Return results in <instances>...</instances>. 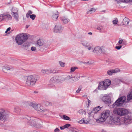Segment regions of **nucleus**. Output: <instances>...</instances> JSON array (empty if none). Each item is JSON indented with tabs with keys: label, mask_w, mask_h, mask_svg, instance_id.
Instances as JSON below:
<instances>
[{
	"label": "nucleus",
	"mask_w": 132,
	"mask_h": 132,
	"mask_svg": "<svg viewBox=\"0 0 132 132\" xmlns=\"http://www.w3.org/2000/svg\"><path fill=\"white\" fill-rule=\"evenodd\" d=\"M39 78V77L36 75L28 76L27 77L26 84L28 86H34Z\"/></svg>",
	"instance_id": "f257e3e1"
},
{
	"label": "nucleus",
	"mask_w": 132,
	"mask_h": 132,
	"mask_svg": "<svg viewBox=\"0 0 132 132\" xmlns=\"http://www.w3.org/2000/svg\"><path fill=\"white\" fill-rule=\"evenodd\" d=\"M29 36L26 34H22L17 35L15 38L16 43L19 45H21L26 40Z\"/></svg>",
	"instance_id": "f03ea898"
},
{
	"label": "nucleus",
	"mask_w": 132,
	"mask_h": 132,
	"mask_svg": "<svg viewBox=\"0 0 132 132\" xmlns=\"http://www.w3.org/2000/svg\"><path fill=\"white\" fill-rule=\"evenodd\" d=\"M24 120L27 122L28 125H29L32 126L40 128L41 127V125H39L36 124V119L33 117H27L23 118Z\"/></svg>",
	"instance_id": "7ed1b4c3"
},
{
	"label": "nucleus",
	"mask_w": 132,
	"mask_h": 132,
	"mask_svg": "<svg viewBox=\"0 0 132 132\" xmlns=\"http://www.w3.org/2000/svg\"><path fill=\"white\" fill-rule=\"evenodd\" d=\"M110 112L109 110H106L103 111L101 114L100 118L96 119L98 123L103 122L110 115Z\"/></svg>",
	"instance_id": "20e7f679"
},
{
	"label": "nucleus",
	"mask_w": 132,
	"mask_h": 132,
	"mask_svg": "<svg viewBox=\"0 0 132 132\" xmlns=\"http://www.w3.org/2000/svg\"><path fill=\"white\" fill-rule=\"evenodd\" d=\"M29 105L33 108L35 110L40 111L43 114H46L47 113L46 112H48L47 110L43 109L42 107L40 105L35 104L34 102H30Z\"/></svg>",
	"instance_id": "39448f33"
},
{
	"label": "nucleus",
	"mask_w": 132,
	"mask_h": 132,
	"mask_svg": "<svg viewBox=\"0 0 132 132\" xmlns=\"http://www.w3.org/2000/svg\"><path fill=\"white\" fill-rule=\"evenodd\" d=\"M126 98L125 96L119 97L113 104L112 106L113 108H116L118 106H120L123 105L126 100Z\"/></svg>",
	"instance_id": "423d86ee"
},
{
	"label": "nucleus",
	"mask_w": 132,
	"mask_h": 132,
	"mask_svg": "<svg viewBox=\"0 0 132 132\" xmlns=\"http://www.w3.org/2000/svg\"><path fill=\"white\" fill-rule=\"evenodd\" d=\"M114 113L121 116H125L128 114V112L127 110L123 108H117L113 111Z\"/></svg>",
	"instance_id": "0eeeda50"
},
{
	"label": "nucleus",
	"mask_w": 132,
	"mask_h": 132,
	"mask_svg": "<svg viewBox=\"0 0 132 132\" xmlns=\"http://www.w3.org/2000/svg\"><path fill=\"white\" fill-rule=\"evenodd\" d=\"M9 112L4 109L0 110V120L2 119L3 121L6 120L9 117Z\"/></svg>",
	"instance_id": "6e6552de"
},
{
	"label": "nucleus",
	"mask_w": 132,
	"mask_h": 132,
	"mask_svg": "<svg viewBox=\"0 0 132 132\" xmlns=\"http://www.w3.org/2000/svg\"><path fill=\"white\" fill-rule=\"evenodd\" d=\"M110 119L111 121L113 122L114 124L116 125H120L122 123L120 122L121 120L119 119L117 117H115V116L112 115L111 116Z\"/></svg>",
	"instance_id": "1a4fd4ad"
},
{
	"label": "nucleus",
	"mask_w": 132,
	"mask_h": 132,
	"mask_svg": "<svg viewBox=\"0 0 132 132\" xmlns=\"http://www.w3.org/2000/svg\"><path fill=\"white\" fill-rule=\"evenodd\" d=\"M11 14L12 16L16 20H17L19 17V15L18 14V8L13 7L11 9Z\"/></svg>",
	"instance_id": "9d476101"
},
{
	"label": "nucleus",
	"mask_w": 132,
	"mask_h": 132,
	"mask_svg": "<svg viewBox=\"0 0 132 132\" xmlns=\"http://www.w3.org/2000/svg\"><path fill=\"white\" fill-rule=\"evenodd\" d=\"M120 120L123 121L125 124L128 125L132 122V117L128 115L125 116L123 118L121 119Z\"/></svg>",
	"instance_id": "9b49d317"
},
{
	"label": "nucleus",
	"mask_w": 132,
	"mask_h": 132,
	"mask_svg": "<svg viewBox=\"0 0 132 132\" xmlns=\"http://www.w3.org/2000/svg\"><path fill=\"white\" fill-rule=\"evenodd\" d=\"M12 19L11 16L7 13H4L0 15V21L5 19L8 20H11Z\"/></svg>",
	"instance_id": "f8f14e48"
},
{
	"label": "nucleus",
	"mask_w": 132,
	"mask_h": 132,
	"mask_svg": "<svg viewBox=\"0 0 132 132\" xmlns=\"http://www.w3.org/2000/svg\"><path fill=\"white\" fill-rule=\"evenodd\" d=\"M102 100L105 104L109 105L111 102V99L110 97L107 95H105L102 98Z\"/></svg>",
	"instance_id": "ddd939ff"
},
{
	"label": "nucleus",
	"mask_w": 132,
	"mask_h": 132,
	"mask_svg": "<svg viewBox=\"0 0 132 132\" xmlns=\"http://www.w3.org/2000/svg\"><path fill=\"white\" fill-rule=\"evenodd\" d=\"M63 30V27L59 23H57L55 25L54 32L56 33L60 32Z\"/></svg>",
	"instance_id": "4468645a"
},
{
	"label": "nucleus",
	"mask_w": 132,
	"mask_h": 132,
	"mask_svg": "<svg viewBox=\"0 0 132 132\" xmlns=\"http://www.w3.org/2000/svg\"><path fill=\"white\" fill-rule=\"evenodd\" d=\"M101 107H100V106H98L97 107L95 108H94L93 110V111H92L90 112H89L88 114L89 115H93V114L96 113L99 110L101 109Z\"/></svg>",
	"instance_id": "2eb2a0df"
},
{
	"label": "nucleus",
	"mask_w": 132,
	"mask_h": 132,
	"mask_svg": "<svg viewBox=\"0 0 132 132\" xmlns=\"http://www.w3.org/2000/svg\"><path fill=\"white\" fill-rule=\"evenodd\" d=\"M60 81L59 77L57 76H55L52 77L50 80V82L54 83L55 82H59Z\"/></svg>",
	"instance_id": "dca6fc26"
},
{
	"label": "nucleus",
	"mask_w": 132,
	"mask_h": 132,
	"mask_svg": "<svg viewBox=\"0 0 132 132\" xmlns=\"http://www.w3.org/2000/svg\"><path fill=\"white\" fill-rule=\"evenodd\" d=\"M60 18L61 20L64 24L67 23L70 21L69 19L64 16L61 17Z\"/></svg>",
	"instance_id": "f3484780"
},
{
	"label": "nucleus",
	"mask_w": 132,
	"mask_h": 132,
	"mask_svg": "<svg viewBox=\"0 0 132 132\" xmlns=\"http://www.w3.org/2000/svg\"><path fill=\"white\" fill-rule=\"evenodd\" d=\"M106 88H107L111 84V81L109 79H106L104 81Z\"/></svg>",
	"instance_id": "a211bd4d"
},
{
	"label": "nucleus",
	"mask_w": 132,
	"mask_h": 132,
	"mask_svg": "<svg viewBox=\"0 0 132 132\" xmlns=\"http://www.w3.org/2000/svg\"><path fill=\"white\" fill-rule=\"evenodd\" d=\"M117 71H116L115 70H110L108 71L107 72V74L109 76H111L113 74L117 72Z\"/></svg>",
	"instance_id": "6ab92c4d"
},
{
	"label": "nucleus",
	"mask_w": 132,
	"mask_h": 132,
	"mask_svg": "<svg viewBox=\"0 0 132 132\" xmlns=\"http://www.w3.org/2000/svg\"><path fill=\"white\" fill-rule=\"evenodd\" d=\"M41 71L43 73H51V72L50 69H43Z\"/></svg>",
	"instance_id": "aec40b11"
},
{
	"label": "nucleus",
	"mask_w": 132,
	"mask_h": 132,
	"mask_svg": "<svg viewBox=\"0 0 132 132\" xmlns=\"http://www.w3.org/2000/svg\"><path fill=\"white\" fill-rule=\"evenodd\" d=\"M104 81L100 82L98 85V88L99 89H102L103 87H105Z\"/></svg>",
	"instance_id": "412c9836"
},
{
	"label": "nucleus",
	"mask_w": 132,
	"mask_h": 132,
	"mask_svg": "<svg viewBox=\"0 0 132 132\" xmlns=\"http://www.w3.org/2000/svg\"><path fill=\"white\" fill-rule=\"evenodd\" d=\"M122 22L124 25H127L129 23V19L125 17L123 20Z\"/></svg>",
	"instance_id": "4be33fe9"
},
{
	"label": "nucleus",
	"mask_w": 132,
	"mask_h": 132,
	"mask_svg": "<svg viewBox=\"0 0 132 132\" xmlns=\"http://www.w3.org/2000/svg\"><path fill=\"white\" fill-rule=\"evenodd\" d=\"M79 122L81 124H87L89 122L86 120H85L84 118H82L79 121Z\"/></svg>",
	"instance_id": "5701e85b"
},
{
	"label": "nucleus",
	"mask_w": 132,
	"mask_h": 132,
	"mask_svg": "<svg viewBox=\"0 0 132 132\" xmlns=\"http://www.w3.org/2000/svg\"><path fill=\"white\" fill-rule=\"evenodd\" d=\"M11 69L9 66H4L3 67V71L4 72H6L5 70H10Z\"/></svg>",
	"instance_id": "b1692460"
},
{
	"label": "nucleus",
	"mask_w": 132,
	"mask_h": 132,
	"mask_svg": "<svg viewBox=\"0 0 132 132\" xmlns=\"http://www.w3.org/2000/svg\"><path fill=\"white\" fill-rule=\"evenodd\" d=\"M37 44L39 46H41L44 44V43L42 40L39 39L37 41Z\"/></svg>",
	"instance_id": "393cba45"
},
{
	"label": "nucleus",
	"mask_w": 132,
	"mask_h": 132,
	"mask_svg": "<svg viewBox=\"0 0 132 132\" xmlns=\"http://www.w3.org/2000/svg\"><path fill=\"white\" fill-rule=\"evenodd\" d=\"M82 44L85 47H88V42L85 41H83L81 42Z\"/></svg>",
	"instance_id": "a878e982"
},
{
	"label": "nucleus",
	"mask_w": 132,
	"mask_h": 132,
	"mask_svg": "<svg viewBox=\"0 0 132 132\" xmlns=\"http://www.w3.org/2000/svg\"><path fill=\"white\" fill-rule=\"evenodd\" d=\"M101 47L99 46H97L95 47L94 49L93 50V52L98 53V51L101 48Z\"/></svg>",
	"instance_id": "bb28decb"
},
{
	"label": "nucleus",
	"mask_w": 132,
	"mask_h": 132,
	"mask_svg": "<svg viewBox=\"0 0 132 132\" xmlns=\"http://www.w3.org/2000/svg\"><path fill=\"white\" fill-rule=\"evenodd\" d=\"M58 17L57 14H54L52 16V19L54 20H56Z\"/></svg>",
	"instance_id": "cd10ccee"
},
{
	"label": "nucleus",
	"mask_w": 132,
	"mask_h": 132,
	"mask_svg": "<svg viewBox=\"0 0 132 132\" xmlns=\"http://www.w3.org/2000/svg\"><path fill=\"white\" fill-rule=\"evenodd\" d=\"M14 111L16 113H19L20 112V110L19 107H16L15 108Z\"/></svg>",
	"instance_id": "c85d7f7f"
},
{
	"label": "nucleus",
	"mask_w": 132,
	"mask_h": 132,
	"mask_svg": "<svg viewBox=\"0 0 132 132\" xmlns=\"http://www.w3.org/2000/svg\"><path fill=\"white\" fill-rule=\"evenodd\" d=\"M79 113L81 115H83L84 114L85 115L86 114V112L83 109H82L79 110L78 111Z\"/></svg>",
	"instance_id": "c756f323"
},
{
	"label": "nucleus",
	"mask_w": 132,
	"mask_h": 132,
	"mask_svg": "<svg viewBox=\"0 0 132 132\" xmlns=\"http://www.w3.org/2000/svg\"><path fill=\"white\" fill-rule=\"evenodd\" d=\"M62 118L64 120H69L70 121L71 120L70 119V118L69 117L65 115H63Z\"/></svg>",
	"instance_id": "7c9ffc66"
},
{
	"label": "nucleus",
	"mask_w": 132,
	"mask_h": 132,
	"mask_svg": "<svg viewBox=\"0 0 132 132\" xmlns=\"http://www.w3.org/2000/svg\"><path fill=\"white\" fill-rule=\"evenodd\" d=\"M32 13V12L31 11L29 10L26 14V17L27 18H29V16L31 15L30 14H31Z\"/></svg>",
	"instance_id": "2f4dec72"
},
{
	"label": "nucleus",
	"mask_w": 132,
	"mask_h": 132,
	"mask_svg": "<svg viewBox=\"0 0 132 132\" xmlns=\"http://www.w3.org/2000/svg\"><path fill=\"white\" fill-rule=\"evenodd\" d=\"M4 84L3 83H0V88L2 89H5V87L4 86Z\"/></svg>",
	"instance_id": "473e14b6"
},
{
	"label": "nucleus",
	"mask_w": 132,
	"mask_h": 132,
	"mask_svg": "<svg viewBox=\"0 0 132 132\" xmlns=\"http://www.w3.org/2000/svg\"><path fill=\"white\" fill-rule=\"evenodd\" d=\"M89 11L87 12V14H89L90 12H95L96 11L95 9L93 8H91L90 9H89Z\"/></svg>",
	"instance_id": "72a5a7b5"
},
{
	"label": "nucleus",
	"mask_w": 132,
	"mask_h": 132,
	"mask_svg": "<svg viewBox=\"0 0 132 132\" xmlns=\"http://www.w3.org/2000/svg\"><path fill=\"white\" fill-rule=\"evenodd\" d=\"M29 17L32 20H34L36 17V15L34 14H32L30 15Z\"/></svg>",
	"instance_id": "f704fd0d"
},
{
	"label": "nucleus",
	"mask_w": 132,
	"mask_h": 132,
	"mask_svg": "<svg viewBox=\"0 0 132 132\" xmlns=\"http://www.w3.org/2000/svg\"><path fill=\"white\" fill-rule=\"evenodd\" d=\"M77 69V67H71V72H72L75 71L76 69Z\"/></svg>",
	"instance_id": "c9c22d12"
},
{
	"label": "nucleus",
	"mask_w": 132,
	"mask_h": 132,
	"mask_svg": "<svg viewBox=\"0 0 132 132\" xmlns=\"http://www.w3.org/2000/svg\"><path fill=\"white\" fill-rule=\"evenodd\" d=\"M73 77L72 75H69L68 76L65 78V79L69 80V79L72 78Z\"/></svg>",
	"instance_id": "e433bc0d"
},
{
	"label": "nucleus",
	"mask_w": 132,
	"mask_h": 132,
	"mask_svg": "<svg viewBox=\"0 0 132 132\" xmlns=\"http://www.w3.org/2000/svg\"><path fill=\"white\" fill-rule=\"evenodd\" d=\"M51 73H57L58 72L57 70L55 69H54L52 70L51 69Z\"/></svg>",
	"instance_id": "4c0bfd02"
},
{
	"label": "nucleus",
	"mask_w": 132,
	"mask_h": 132,
	"mask_svg": "<svg viewBox=\"0 0 132 132\" xmlns=\"http://www.w3.org/2000/svg\"><path fill=\"white\" fill-rule=\"evenodd\" d=\"M59 64L60 65V66L62 67H64V63L62 62L61 61H60L59 62Z\"/></svg>",
	"instance_id": "58836bf2"
},
{
	"label": "nucleus",
	"mask_w": 132,
	"mask_h": 132,
	"mask_svg": "<svg viewBox=\"0 0 132 132\" xmlns=\"http://www.w3.org/2000/svg\"><path fill=\"white\" fill-rule=\"evenodd\" d=\"M45 104L46 105H52V104L49 102L47 101H45Z\"/></svg>",
	"instance_id": "ea45409f"
},
{
	"label": "nucleus",
	"mask_w": 132,
	"mask_h": 132,
	"mask_svg": "<svg viewBox=\"0 0 132 132\" xmlns=\"http://www.w3.org/2000/svg\"><path fill=\"white\" fill-rule=\"evenodd\" d=\"M118 20L117 19L116 20H114L113 21V24H116L118 23Z\"/></svg>",
	"instance_id": "a19ab883"
},
{
	"label": "nucleus",
	"mask_w": 132,
	"mask_h": 132,
	"mask_svg": "<svg viewBox=\"0 0 132 132\" xmlns=\"http://www.w3.org/2000/svg\"><path fill=\"white\" fill-rule=\"evenodd\" d=\"M70 124L68 123L65 125L64 126L65 128H68L69 127H70Z\"/></svg>",
	"instance_id": "79ce46f5"
},
{
	"label": "nucleus",
	"mask_w": 132,
	"mask_h": 132,
	"mask_svg": "<svg viewBox=\"0 0 132 132\" xmlns=\"http://www.w3.org/2000/svg\"><path fill=\"white\" fill-rule=\"evenodd\" d=\"M70 132H79V131L76 129H73Z\"/></svg>",
	"instance_id": "37998d69"
},
{
	"label": "nucleus",
	"mask_w": 132,
	"mask_h": 132,
	"mask_svg": "<svg viewBox=\"0 0 132 132\" xmlns=\"http://www.w3.org/2000/svg\"><path fill=\"white\" fill-rule=\"evenodd\" d=\"M31 50L32 51H35L36 50V47L32 46L31 47Z\"/></svg>",
	"instance_id": "c03bdc74"
},
{
	"label": "nucleus",
	"mask_w": 132,
	"mask_h": 132,
	"mask_svg": "<svg viewBox=\"0 0 132 132\" xmlns=\"http://www.w3.org/2000/svg\"><path fill=\"white\" fill-rule=\"evenodd\" d=\"M122 46H116L115 48L117 50H120L122 47Z\"/></svg>",
	"instance_id": "a18cd8bd"
},
{
	"label": "nucleus",
	"mask_w": 132,
	"mask_h": 132,
	"mask_svg": "<svg viewBox=\"0 0 132 132\" xmlns=\"http://www.w3.org/2000/svg\"><path fill=\"white\" fill-rule=\"evenodd\" d=\"M60 129L57 128H56L54 130L55 132H60Z\"/></svg>",
	"instance_id": "49530a36"
},
{
	"label": "nucleus",
	"mask_w": 132,
	"mask_h": 132,
	"mask_svg": "<svg viewBox=\"0 0 132 132\" xmlns=\"http://www.w3.org/2000/svg\"><path fill=\"white\" fill-rule=\"evenodd\" d=\"M29 46H30V45L29 44H27V45L24 44L23 45V46L25 48H26V47H28Z\"/></svg>",
	"instance_id": "de8ad7c7"
},
{
	"label": "nucleus",
	"mask_w": 132,
	"mask_h": 132,
	"mask_svg": "<svg viewBox=\"0 0 132 132\" xmlns=\"http://www.w3.org/2000/svg\"><path fill=\"white\" fill-rule=\"evenodd\" d=\"M130 1H131V2L132 1V0H125V1H122V2H130Z\"/></svg>",
	"instance_id": "09e8293b"
},
{
	"label": "nucleus",
	"mask_w": 132,
	"mask_h": 132,
	"mask_svg": "<svg viewBox=\"0 0 132 132\" xmlns=\"http://www.w3.org/2000/svg\"><path fill=\"white\" fill-rule=\"evenodd\" d=\"M97 29L98 30H99L100 31V32H101V28L100 27H98L97 28Z\"/></svg>",
	"instance_id": "8fccbe9b"
},
{
	"label": "nucleus",
	"mask_w": 132,
	"mask_h": 132,
	"mask_svg": "<svg viewBox=\"0 0 132 132\" xmlns=\"http://www.w3.org/2000/svg\"><path fill=\"white\" fill-rule=\"evenodd\" d=\"M100 53H101L102 52V50L101 48L100 49V50L98 51V52Z\"/></svg>",
	"instance_id": "3c124183"
},
{
	"label": "nucleus",
	"mask_w": 132,
	"mask_h": 132,
	"mask_svg": "<svg viewBox=\"0 0 132 132\" xmlns=\"http://www.w3.org/2000/svg\"><path fill=\"white\" fill-rule=\"evenodd\" d=\"M60 128L61 130H63L65 128L64 127V126H62V127H60Z\"/></svg>",
	"instance_id": "603ef678"
},
{
	"label": "nucleus",
	"mask_w": 132,
	"mask_h": 132,
	"mask_svg": "<svg viewBox=\"0 0 132 132\" xmlns=\"http://www.w3.org/2000/svg\"><path fill=\"white\" fill-rule=\"evenodd\" d=\"M81 90V89H80L79 88L78 89V90H77L76 91V92L77 93H79V92H80V91Z\"/></svg>",
	"instance_id": "864d4df0"
},
{
	"label": "nucleus",
	"mask_w": 132,
	"mask_h": 132,
	"mask_svg": "<svg viewBox=\"0 0 132 132\" xmlns=\"http://www.w3.org/2000/svg\"><path fill=\"white\" fill-rule=\"evenodd\" d=\"M122 42H123L122 40H120L119 41L118 43L119 44H121L122 43Z\"/></svg>",
	"instance_id": "5fc2aeb1"
},
{
	"label": "nucleus",
	"mask_w": 132,
	"mask_h": 132,
	"mask_svg": "<svg viewBox=\"0 0 132 132\" xmlns=\"http://www.w3.org/2000/svg\"><path fill=\"white\" fill-rule=\"evenodd\" d=\"M84 63L85 64H91V63H90L89 62H85Z\"/></svg>",
	"instance_id": "6e6d98bb"
},
{
	"label": "nucleus",
	"mask_w": 132,
	"mask_h": 132,
	"mask_svg": "<svg viewBox=\"0 0 132 132\" xmlns=\"http://www.w3.org/2000/svg\"><path fill=\"white\" fill-rule=\"evenodd\" d=\"M72 80V82H75L76 81H77V80L75 79V80H74V79H71V80Z\"/></svg>",
	"instance_id": "4d7b16f0"
},
{
	"label": "nucleus",
	"mask_w": 132,
	"mask_h": 132,
	"mask_svg": "<svg viewBox=\"0 0 132 132\" xmlns=\"http://www.w3.org/2000/svg\"><path fill=\"white\" fill-rule=\"evenodd\" d=\"M11 30V28L9 27L8 28H7L6 30L8 31H9Z\"/></svg>",
	"instance_id": "13d9d810"
},
{
	"label": "nucleus",
	"mask_w": 132,
	"mask_h": 132,
	"mask_svg": "<svg viewBox=\"0 0 132 132\" xmlns=\"http://www.w3.org/2000/svg\"><path fill=\"white\" fill-rule=\"evenodd\" d=\"M102 132H106V131L102 129L101 130Z\"/></svg>",
	"instance_id": "bf43d9fd"
},
{
	"label": "nucleus",
	"mask_w": 132,
	"mask_h": 132,
	"mask_svg": "<svg viewBox=\"0 0 132 132\" xmlns=\"http://www.w3.org/2000/svg\"><path fill=\"white\" fill-rule=\"evenodd\" d=\"M88 35H92V33L91 32H89L88 33Z\"/></svg>",
	"instance_id": "052dcab7"
},
{
	"label": "nucleus",
	"mask_w": 132,
	"mask_h": 132,
	"mask_svg": "<svg viewBox=\"0 0 132 132\" xmlns=\"http://www.w3.org/2000/svg\"><path fill=\"white\" fill-rule=\"evenodd\" d=\"M30 26V25H26V28H28Z\"/></svg>",
	"instance_id": "680f3d73"
},
{
	"label": "nucleus",
	"mask_w": 132,
	"mask_h": 132,
	"mask_svg": "<svg viewBox=\"0 0 132 132\" xmlns=\"http://www.w3.org/2000/svg\"><path fill=\"white\" fill-rule=\"evenodd\" d=\"M88 103L89 104L90 103V102H91V101H90V100L89 99H88Z\"/></svg>",
	"instance_id": "e2e57ef3"
},
{
	"label": "nucleus",
	"mask_w": 132,
	"mask_h": 132,
	"mask_svg": "<svg viewBox=\"0 0 132 132\" xmlns=\"http://www.w3.org/2000/svg\"><path fill=\"white\" fill-rule=\"evenodd\" d=\"M73 78H74L76 79V78H77V77L76 78L75 76L74 77H73Z\"/></svg>",
	"instance_id": "0e129e2a"
},
{
	"label": "nucleus",
	"mask_w": 132,
	"mask_h": 132,
	"mask_svg": "<svg viewBox=\"0 0 132 132\" xmlns=\"http://www.w3.org/2000/svg\"><path fill=\"white\" fill-rule=\"evenodd\" d=\"M91 48L90 47H89L88 48V50H90L91 49Z\"/></svg>",
	"instance_id": "69168bd1"
},
{
	"label": "nucleus",
	"mask_w": 132,
	"mask_h": 132,
	"mask_svg": "<svg viewBox=\"0 0 132 132\" xmlns=\"http://www.w3.org/2000/svg\"><path fill=\"white\" fill-rule=\"evenodd\" d=\"M34 93H38V92H36V91H34Z\"/></svg>",
	"instance_id": "338daca9"
},
{
	"label": "nucleus",
	"mask_w": 132,
	"mask_h": 132,
	"mask_svg": "<svg viewBox=\"0 0 132 132\" xmlns=\"http://www.w3.org/2000/svg\"><path fill=\"white\" fill-rule=\"evenodd\" d=\"M8 31H7V30H6V31H5V33H7V32H8Z\"/></svg>",
	"instance_id": "774afa93"
}]
</instances>
